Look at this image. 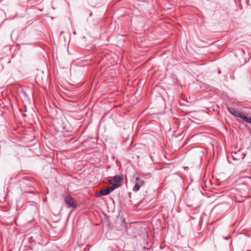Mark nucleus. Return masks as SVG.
<instances>
[{"label": "nucleus", "instance_id": "nucleus-6", "mask_svg": "<svg viewBox=\"0 0 251 251\" xmlns=\"http://www.w3.org/2000/svg\"><path fill=\"white\" fill-rule=\"evenodd\" d=\"M243 120H244L247 123H250L251 124V118H249L246 116L244 117Z\"/></svg>", "mask_w": 251, "mask_h": 251}, {"label": "nucleus", "instance_id": "nucleus-3", "mask_svg": "<svg viewBox=\"0 0 251 251\" xmlns=\"http://www.w3.org/2000/svg\"><path fill=\"white\" fill-rule=\"evenodd\" d=\"M64 201L68 208L75 207L76 206V201L70 195H67L65 197Z\"/></svg>", "mask_w": 251, "mask_h": 251}, {"label": "nucleus", "instance_id": "nucleus-2", "mask_svg": "<svg viewBox=\"0 0 251 251\" xmlns=\"http://www.w3.org/2000/svg\"><path fill=\"white\" fill-rule=\"evenodd\" d=\"M227 110L231 114L235 117L240 118L242 120L245 116L242 112L235 108L227 107Z\"/></svg>", "mask_w": 251, "mask_h": 251}, {"label": "nucleus", "instance_id": "nucleus-1", "mask_svg": "<svg viewBox=\"0 0 251 251\" xmlns=\"http://www.w3.org/2000/svg\"><path fill=\"white\" fill-rule=\"evenodd\" d=\"M123 179V177L121 176H115L113 177H111L109 181L112 184L111 187H114V189L119 187L121 185V182Z\"/></svg>", "mask_w": 251, "mask_h": 251}, {"label": "nucleus", "instance_id": "nucleus-4", "mask_svg": "<svg viewBox=\"0 0 251 251\" xmlns=\"http://www.w3.org/2000/svg\"><path fill=\"white\" fill-rule=\"evenodd\" d=\"M145 181L143 179L140 177L137 176L135 178V184L133 187V191L134 192H137L140 188V187L144 185Z\"/></svg>", "mask_w": 251, "mask_h": 251}, {"label": "nucleus", "instance_id": "nucleus-5", "mask_svg": "<svg viewBox=\"0 0 251 251\" xmlns=\"http://www.w3.org/2000/svg\"><path fill=\"white\" fill-rule=\"evenodd\" d=\"M114 190V187H111V186L107 188H105L100 191L99 192H97L96 194V197H100V196H105L110 194L111 192H112Z\"/></svg>", "mask_w": 251, "mask_h": 251}]
</instances>
